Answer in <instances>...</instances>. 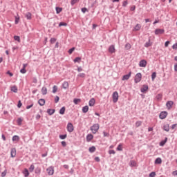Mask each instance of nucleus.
Instances as JSON below:
<instances>
[{
	"label": "nucleus",
	"instance_id": "f257e3e1",
	"mask_svg": "<svg viewBox=\"0 0 177 177\" xmlns=\"http://www.w3.org/2000/svg\"><path fill=\"white\" fill-rule=\"evenodd\" d=\"M99 128H100L99 124L95 123L90 127V129L92 133L95 134V133H97V131H99Z\"/></svg>",
	"mask_w": 177,
	"mask_h": 177
},
{
	"label": "nucleus",
	"instance_id": "f03ea898",
	"mask_svg": "<svg viewBox=\"0 0 177 177\" xmlns=\"http://www.w3.org/2000/svg\"><path fill=\"white\" fill-rule=\"evenodd\" d=\"M142 81V73H138L136 75V77L134 79V82L136 84H138V82H140Z\"/></svg>",
	"mask_w": 177,
	"mask_h": 177
},
{
	"label": "nucleus",
	"instance_id": "7ed1b4c3",
	"mask_svg": "<svg viewBox=\"0 0 177 177\" xmlns=\"http://www.w3.org/2000/svg\"><path fill=\"white\" fill-rule=\"evenodd\" d=\"M112 97L113 103H117V102H118V92H113L112 94Z\"/></svg>",
	"mask_w": 177,
	"mask_h": 177
},
{
	"label": "nucleus",
	"instance_id": "20e7f679",
	"mask_svg": "<svg viewBox=\"0 0 177 177\" xmlns=\"http://www.w3.org/2000/svg\"><path fill=\"white\" fill-rule=\"evenodd\" d=\"M167 115H168L167 111H162L159 115V118L160 120H165V118H167Z\"/></svg>",
	"mask_w": 177,
	"mask_h": 177
},
{
	"label": "nucleus",
	"instance_id": "39448f33",
	"mask_svg": "<svg viewBox=\"0 0 177 177\" xmlns=\"http://www.w3.org/2000/svg\"><path fill=\"white\" fill-rule=\"evenodd\" d=\"M67 131L68 132H73L74 131V126L73 125V123L68 122L67 124Z\"/></svg>",
	"mask_w": 177,
	"mask_h": 177
},
{
	"label": "nucleus",
	"instance_id": "423d86ee",
	"mask_svg": "<svg viewBox=\"0 0 177 177\" xmlns=\"http://www.w3.org/2000/svg\"><path fill=\"white\" fill-rule=\"evenodd\" d=\"M46 171H47L48 175H49V176H52V175H53V174H55L54 167L52 166L47 168Z\"/></svg>",
	"mask_w": 177,
	"mask_h": 177
},
{
	"label": "nucleus",
	"instance_id": "0eeeda50",
	"mask_svg": "<svg viewBox=\"0 0 177 177\" xmlns=\"http://www.w3.org/2000/svg\"><path fill=\"white\" fill-rule=\"evenodd\" d=\"M165 32V30L164 29H156L155 30V35H161V34H164Z\"/></svg>",
	"mask_w": 177,
	"mask_h": 177
},
{
	"label": "nucleus",
	"instance_id": "6e6552de",
	"mask_svg": "<svg viewBox=\"0 0 177 177\" xmlns=\"http://www.w3.org/2000/svg\"><path fill=\"white\" fill-rule=\"evenodd\" d=\"M131 74H132V72H129L127 75H123L122 78V81H128V79L131 78Z\"/></svg>",
	"mask_w": 177,
	"mask_h": 177
},
{
	"label": "nucleus",
	"instance_id": "1a4fd4ad",
	"mask_svg": "<svg viewBox=\"0 0 177 177\" xmlns=\"http://www.w3.org/2000/svg\"><path fill=\"white\" fill-rule=\"evenodd\" d=\"M146 66H147V62L146 60L142 59L141 61H140L139 62L140 67H146Z\"/></svg>",
	"mask_w": 177,
	"mask_h": 177
},
{
	"label": "nucleus",
	"instance_id": "9d476101",
	"mask_svg": "<svg viewBox=\"0 0 177 177\" xmlns=\"http://www.w3.org/2000/svg\"><path fill=\"white\" fill-rule=\"evenodd\" d=\"M109 53H115V47L114 45H111L109 48Z\"/></svg>",
	"mask_w": 177,
	"mask_h": 177
},
{
	"label": "nucleus",
	"instance_id": "9b49d317",
	"mask_svg": "<svg viewBox=\"0 0 177 177\" xmlns=\"http://www.w3.org/2000/svg\"><path fill=\"white\" fill-rule=\"evenodd\" d=\"M147 89H149V86H147V84H144L140 88V92H142V93H145V92H146Z\"/></svg>",
	"mask_w": 177,
	"mask_h": 177
},
{
	"label": "nucleus",
	"instance_id": "f8f14e48",
	"mask_svg": "<svg viewBox=\"0 0 177 177\" xmlns=\"http://www.w3.org/2000/svg\"><path fill=\"white\" fill-rule=\"evenodd\" d=\"M10 156L12 158L16 157V148H12L10 150Z\"/></svg>",
	"mask_w": 177,
	"mask_h": 177
},
{
	"label": "nucleus",
	"instance_id": "ddd939ff",
	"mask_svg": "<svg viewBox=\"0 0 177 177\" xmlns=\"http://www.w3.org/2000/svg\"><path fill=\"white\" fill-rule=\"evenodd\" d=\"M95 102L96 101L95 100V98H91L88 102V106L93 107V106H95Z\"/></svg>",
	"mask_w": 177,
	"mask_h": 177
},
{
	"label": "nucleus",
	"instance_id": "4468645a",
	"mask_svg": "<svg viewBox=\"0 0 177 177\" xmlns=\"http://www.w3.org/2000/svg\"><path fill=\"white\" fill-rule=\"evenodd\" d=\"M162 129H163V131H165L166 132H169V124H164Z\"/></svg>",
	"mask_w": 177,
	"mask_h": 177
},
{
	"label": "nucleus",
	"instance_id": "2eb2a0df",
	"mask_svg": "<svg viewBox=\"0 0 177 177\" xmlns=\"http://www.w3.org/2000/svg\"><path fill=\"white\" fill-rule=\"evenodd\" d=\"M172 106H174V102L172 101H168L166 103V106L167 109H169V110L172 107Z\"/></svg>",
	"mask_w": 177,
	"mask_h": 177
},
{
	"label": "nucleus",
	"instance_id": "dca6fc26",
	"mask_svg": "<svg viewBox=\"0 0 177 177\" xmlns=\"http://www.w3.org/2000/svg\"><path fill=\"white\" fill-rule=\"evenodd\" d=\"M23 174L25 177H28L30 176V171H28V169L25 168L23 171Z\"/></svg>",
	"mask_w": 177,
	"mask_h": 177
},
{
	"label": "nucleus",
	"instance_id": "f3484780",
	"mask_svg": "<svg viewBox=\"0 0 177 177\" xmlns=\"http://www.w3.org/2000/svg\"><path fill=\"white\" fill-rule=\"evenodd\" d=\"M12 142H19V140H20V137L19 136L15 135L12 136Z\"/></svg>",
	"mask_w": 177,
	"mask_h": 177
},
{
	"label": "nucleus",
	"instance_id": "a211bd4d",
	"mask_svg": "<svg viewBox=\"0 0 177 177\" xmlns=\"http://www.w3.org/2000/svg\"><path fill=\"white\" fill-rule=\"evenodd\" d=\"M39 106H45V99L41 98L38 100Z\"/></svg>",
	"mask_w": 177,
	"mask_h": 177
},
{
	"label": "nucleus",
	"instance_id": "6ab92c4d",
	"mask_svg": "<svg viewBox=\"0 0 177 177\" xmlns=\"http://www.w3.org/2000/svg\"><path fill=\"white\" fill-rule=\"evenodd\" d=\"M140 28H142V26L139 24H137L136 25V26L134 27V29L133 30V31H139V30H140Z\"/></svg>",
	"mask_w": 177,
	"mask_h": 177
},
{
	"label": "nucleus",
	"instance_id": "aec40b11",
	"mask_svg": "<svg viewBox=\"0 0 177 177\" xmlns=\"http://www.w3.org/2000/svg\"><path fill=\"white\" fill-rule=\"evenodd\" d=\"M55 111H56V110L55 109H48L47 110V113L49 115H53V114H55Z\"/></svg>",
	"mask_w": 177,
	"mask_h": 177
},
{
	"label": "nucleus",
	"instance_id": "412c9836",
	"mask_svg": "<svg viewBox=\"0 0 177 177\" xmlns=\"http://www.w3.org/2000/svg\"><path fill=\"white\" fill-rule=\"evenodd\" d=\"M64 113H66V107L63 106L59 109V113L61 114V115H64Z\"/></svg>",
	"mask_w": 177,
	"mask_h": 177
},
{
	"label": "nucleus",
	"instance_id": "4be33fe9",
	"mask_svg": "<svg viewBox=\"0 0 177 177\" xmlns=\"http://www.w3.org/2000/svg\"><path fill=\"white\" fill-rule=\"evenodd\" d=\"M92 139H93V135L88 134L86 136V142H91V140H92Z\"/></svg>",
	"mask_w": 177,
	"mask_h": 177
},
{
	"label": "nucleus",
	"instance_id": "5701e85b",
	"mask_svg": "<svg viewBox=\"0 0 177 177\" xmlns=\"http://www.w3.org/2000/svg\"><path fill=\"white\" fill-rule=\"evenodd\" d=\"M32 14L31 12H28L25 15V17H26L27 20H31L32 17H31Z\"/></svg>",
	"mask_w": 177,
	"mask_h": 177
},
{
	"label": "nucleus",
	"instance_id": "b1692460",
	"mask_svg": "<svg viewBox=\"0 0 177 177\" xmlns=\"http://www.w3.org/2000/svg\"><path fill=\"white\" fill-rule=\"evenodd\" d=\"M41 93L42 95H46V93H48V88H46V87L44 86L41 88Z\"/></svg>",
	"mask_w": 177,
	"mask_h": 177
},
{
	"label": "nucleus",
	"instance_id": "393cba45",
	"mask_svg": "<svg viewBox=\"0 0 177 177\" xmlns=\"http://www.w3.org/2000/svg\"><path fill=\"white\" fill-rule=\"evenodd\" d=\"M168 140L167 138H165V140H162L160 143H159V146H164L165 145V143H167V141Z\"/></svg>",
	"mask_w": 177,
	"mask_h": 177
},
{
	"label": "nucleus",
	"instance_id": "a878e982",
	"mask_svg": "<svg viewBox=\"0 0 177 177\" xmlns=\"http://www.w3.org/2000/svg\"><path fill=\"white\" fill-rule=\"evenodd\" d=\"M62 87L64 89H67L68 88V82H64L62 84Z\"/></svg>",
	"mask_w": 177,
	"mask_h": 177
},
{
	"label": "nucleus",
	"instance_id": "bb28decb",
	"mask_svg": "<svg viewBox=\"0 0 177 177\" xmlns=\"http://www.w3.org/2000/svg\"><path fill=\"white\" fill-rule=\"evenodd\" d=\"M15 24H19V21H20V16H19V14L17 15V16L15 17Z\"/></svg>",
	"mask_w": 177,
	"mask_h": 177
},
{
	"label": "nucleus",
	"instance_id": "cd10ccee",
	"mask_svg": "<svg viewBox=\"0 0 177 177\" xmlns=\"http://www.w3.org/2000/svg\"><path fill=\"white\" fill-rule=\"evenodd\" d=\"M129 164H130V167H136L137 165L136 161L135 160H130Z\"/></svg>",
	"mask_w": 177,
	"mask_h": 177
},
{
	"label": "nucleus",
	"instance_id": "c85d7f7f",
	"mask_svg": "<svg viewBox=\"0 0 177 177\" xmlns=\"http://www.w3.org/2000/svg\"><path fill=\"white\" fill-rule=\"evenodd\" d=\"M88 110H89V106H88V105H86L82 108V113H88Z\"/></svg>",
	"mask_w": 177,
	"mask_h": 177
},
{
	"label": "nucleus",
	"instance_id": "c756f323",
	"mask_svg": "<svg viewBox=\"0 0 177 177\" xmlns=\"http://www.w3.org/2000/svg\"><path fill=\"white\" fill-rule=\"evenodd\" d=\"M88 151H90V153H95V151H96V147H95V146H92L88 149Z\"/></svg>",
	"mask_w": 177,
	"mask_h": 177
},
{
	"label": "nucleus",
	"instance_id": "7c9ffc66",
	"mask_svg": "<svg viewBox=\"0 0 177 177\" xmlns=\"http://www.w3.org/2000/svg\"><path fill=\"white\" fill-rule=\"evenodd\" d=\"M11 91L14 92V93H17V86H12Z\"/></svg>",
	"mask_w": 177,
	"mask_h": 177
},
{
	"label": "nucleus",
	"instance_id": "2f4dec72",
	"mask_svg": "<svg viewBox=\"0 0 177 177\" xmlns=\"http://www.w3.org/2000/svg\"><path fill=\"white\" fill-rule=\"evenodd\" d=\"M34 169H35V166H34V164H32L29 167V172H34Z\"/></svg>",
	"mask_w": 177,
	"mask_h": 177
},
{
	"label": "nucleus",
	"instance_id": "473e14b6",
	"mask_svg": "<svg viewBox=\"0 0 177 177\" xmlns=\"http://www.w3.org/2000/svg\"><path fill=\"white\" fill-rule=\"evenodd\" d=\"M162 162V160H161V158H157L155 160V164H161Z\"/></svg>",
	"mask_w": 177,
	"mask_h": 177
},
{
	"label": "nucleus",
	"instance_id": "72a5a7b5",
	"mask_svg": "<svg viewBox=\"0 0 177 177\" xmlns=\"http://www.w3.org/2000/svg\"><path fill=\"white\" fill-rule=\"evenodd\" d=\"M17 124L18 125H21L22 122H23V119H21V118H19L17 120Z\"/></svg>",
	"mask_w": 177,
	"mask_h": 177
},
{
	"label": "nucleus",
	"instance_id": "f704fd0d",
	"mask_svg": "<svg viewBox=\"0 0 177 177\" xmlns=\"http://www.w3.org/2000/svg\"><path fill=\"white\" fill-rule=\"evenodd\" d=\"M124 48L127 50H129V49H131V44H129V43L126 44L124 46Z\"/></svg>",
	"mask_w": 177,
	"mask_h": 177
},
{
	"label": "nucleus",
	"instance_id": "c9c22d12",
	"mask_svg": "<svg viewBox=\"0 0 177 177\" xmlns=\"http://www.w3.org/2000/svg\"><path fill=\"white\" fill-rule=\"evenodd\" d=\"M156 77H157V73H156V72L152 73V75H151L152 81H154V80H156Z\"/></svg>",
	"mask_w": 177,
	"mask_h": 177
},
{
	"label": "nucleus",
	"instance_id": "e433bc0d",
	"mask_svg": "<svg viewBox=\"0 0 177 177\" xmlns=\"http://www.w3.org/2000/svg\"><path fill=\"white\" fill-rule=\"evenodd\" d=\"M80 102H81V99H80V98H75L73 100V103L75 104H78V103H80Z\"/></svg>",
	"mask_w": 177,
	"mask_h": 177
},
{
	"label": "nucleus",
	"instance_id": "4c0bfd02",
	"mask_svg": "<svg viewBox=\"0 0 177 177\" xmlns=\"http://www.w3.org/2000/svg\"><path fill=\"white\" fill-rule=\"evenodd\" d=\"M156 97V100H158V101L162 100V94H158Z\"/></svg>",
	"mask_w": 177,
	"mask_h": 177
},
{
	"label": "nucleus",
	"instance_id": "58836bf2",
	"mask_svg": "<svg viewBox=\"0 0 177 177\" xmlns=\"http://www.w3.org/2000/svg\"><path fill=\"white\" fill-rule=\"evenodd\" d=\"M62 26L67 27V23H66V22H60L59 24V27H62Z\"/></svg>",
	"mask_w": 177,
	"mask_h": 177
},
{
	"label": "nucleus",
	"instance_id": "ea45409f",
	"mask_svg": "<svg viewBox=\"0 0 177 177\" xmlns=\"http://www.w3.org/2000/svg\"><path fill=\"white\" fill-rule=\"evenodd\" d=\"M55 10H56V13H57V15H59V13H60V12H62V8H59V7H56V8H55Z\"/></svg>",
	"mask_w": 177,
	"mask_h": 177
},
{
	"label": "nucleus",
	"instance_id": "a19ab883",
	"mask_svg": "<svg viewBox=\"0 0 177 177\" xmlns=\"http://www.w3.org/2000/svg\"><path fill=\"white\" fill-rule=\"evenodd\" d=\"M118 151H122V144H119V145L117 147Z\"/></svg>",
	"mask_w": 177,
	"mask_h": 177
},
{
	"label": "nucleus",
	"instance_id": "79ce46f5",
	"mask_svg": "<svg viewBox=\"0 0 177 177\" xmlns=\"http://www.w3.org/2000/svg\"><path fill=\"white\" fill-rule=\"evenodd\" d=\"M80 60H81V57H77L76 58L74 59L73 62L74 63H80Z\"/></svg>",
	"mask_w": 177,
	"mask_h": 177
},
{
	"label": "nucleus",
	"instance_id": "37998d69",
	"mask_svg": "<svg viewBox=\"0 0 177 177\" xmlns=\"http://www.w3.org/2000/svg\"><path fill=\"white\" fill-rule=\"evenodd\" d=\"M57 92V86L54 85L53 87V93H56Z\"/></svg>",
	"mask_w": 177,
	"mask_h": 177
},
{
	"label": "nucleus",
	"instance_id": "c03bdc74",
	"mask_svg": "<svg viewBox=\"0 0 177 177\" xmlns=\"http://www.w3.org/2000/svg\"><path fill=\"white\" fill-rule=\"evenodd\" d=\"M77 77H80V78H85L86 77V75L85 73H79L77 75Z\"/></svg>",
	"mask_w": 177,
	"mask_h": 177
},
{
	"label": "nucleus",
	"instance_id": "a18cd8bd",
	"mask_svg": "<svg viewBox=\"0 0 177 177\" xmlns=\"http://www.w3.org/2000/svg\"><path fill=\"white\" fill-rule=\"evenodd\" d=\"M35 174H37V175H39V174H41V168L37 167L35 169Z\"/></svg>",
	"mask_w": 177,
	"mask_h": 177
},
{
	"label": "nucleus",
	"instance_id": "49530a36",
	"mask_svg": "<svg viewBox=\"0 0 177 177\" xmlns=\"http://www.w3.org/2000/svg\"><path fill=\"white\" fill-rule=\"evenodd\" d=\"M80 0H71V6H74V5H75V3H77V2H78Z\"/></svg>",
	"mask_w": 177,
	"mask_h": 177
},
{
	"label": "nucleus",
	"instance_id": "de8ad7c7",
	"mask_svg": "<svg viewBox=\"0 0 177 177\" xmlns=\"http://www.w3.org/2000/svg\"><path fill=\"white\" fill-rule=\"evenodd\" d=\"M140 125H142V121H137L136 122V128H139V127H140Z\"/></svg>",
	"mask_w": 177,
	"mask_h": 177
},
{
	"label": "nucleus",
	"instance_id": "09e8293b",
	"mask_svg": "<svg viewBox=\"0 0 177 177\" xmlns=\"http://www.w3.org/2000/svg\"><path fill=\"white\" fill-rule=\"evenodd\" d=\"M74 50H75V48L73 47L68 50V53H69V55H71V53H73L74 52Z\"/></svg>",
	"mask_w": 177,
	"mask_h": 177
},
{
	"label": "nucleus",
	"instance_id": "8fccbe9b",
	"mask_svg": "<svg viewBox=\"0 0 177 177\" xmlns=\"http://www.w3.org/2000/svg\"><path fill=\"white\" fill-rule=\"evenodd\" d=\"M66 138H67V134L59 135V139H62V140L66 139Z\"/></svg>",
	"mask_w": 177,
	"mask_h": 177
},
{
	"label": "nucleus",
	"instance_id": "3c124183",
	"mask_svg": "<svg viewBox=\"0 0 177 177\" xmlns=\"http://www.w3.org/2000/svg\"><path fill=\"white\" fill-rule=\"evenodd\" d=\"M32 106H34V102H31L30 105L26 106V109L29 110V109H31V107H32Z\"/></svg>",
	"mask_w": 177,
	"mask_h": 177
},
{
	"label": "nucleus",
	"instance_id": "603ef678",
	"mask_svg": "<svg viewBox=\"0 0 177 177\" xmlns=\"http://www.w3.org/2000/svg\"><path fill=\"white\" fill-rule=\"evenodd\" d=\"M149 46H151V44H150V39L149 40L148 42H146L145 44V48H149Z\"/></svg>",
	"mask_w": 177,
	"mask_h": 177
},
{
	"label": "nucleus",
	"instance_id": "864d4df0",
	"mask_svg": "<svg viewBox=\"0 0 177 177\" xmlns=\"http://www.w3.org/2000/svg\"><path fill=\"white\" fill-rule=\"evenodd\" d=\"M20 73H21V74H26L27 73V70H26V68H22L20 70Z\"/></svg>",
	"mask_w": 177,
	"mask_h": 177
},
{
	"label": "nucleus",
	"instance_id": "5fc2aeb1",
	"mask_svg": "<svg viewBox=\"0 0 177 177\" xmlns=\"http://www.w3.org/2000/svg\"><path fill=\"white\" fill-rule=\"evenodd\" d=\"M6 174H8V171L6 169L5 171H3L1 173V177H6Z\"/></svg>",
	"mask_w": 177,
	"mask_h": 177
},
{
	"label": "nucleus",
	"instance_id": "6e6d98bb",
	"mask_svg": "<svg viewBox=\"0 0 177 177\" xmlns=\"http://www.w3.org/2000/svg\"><path fill=\"white\" fill-rule=\"evenodd\" d=\"M59 100H60V97H59V96L56 95L55 97V103H59Z\"/></svg>",
	"mask_w": 177,
	"mask_h": 177
},
{
	"label": "nucleus",
	"instance_id": "4d7b16f0",
	"mask_svg": "<svg viewBox=\"0 0 177 177\" xmlns=\"http://www.w3.org/2000/svg\"><path fill=\"white\" fill-rule=\"evenodd\" d=\"M14 39L17 41V42H20V37L19 36H14Z\"/></svg>",
	"mask_w": 177,
	"mask_h": 177
},
{
	"label": "nucleus",
	"instance_id": "13d9d810",
	"mask_svg": "<svg viewBox=\"0 0 177 177\" xmlns=\"http://www.w3.org/2000/svg\"><path fill=\"white\" fill-rule=\"evenodd\" d=\"M127 5H128V1L127 0L122 2L123 8H125Z\"/></svg>",
	"mask_w": 177,
	"mask_h": 177
},
{
	"label": "nucleus",
	"instance_id": "bf43d9fd",
	"mask_svg": "<svg viewBox=\"0 0 177 177\" xmlns=\"http://www.w3.org/2000/svg\"><path fill=\"white\" fill-rule=\"evenodd\" d=\"M81 10H82V13H86V12H88V8H82L81 9Z\"/></svg>",
	"mask_w": 177,
	"mask_h": 177
},
{
	"label": "nucleus",
	"instance_id": "052dcab7",
	"mask_svg": "<svg viewBox=\"0 0 177 177\" xmlns=\"http://www.w3.org/2000/svg\"><path fill=\"white\" fill-rule=\"evenodd\" d=\"M50 42V44H55V42H56V38H51Z\"/></svg>",
	"mask_w": 177,
	"mask_h": 177
},
{
	"label": "nucleus",
	"instance_id": "680f3d73",
	"mask_svg": "<svg viewBox=\"0 0 177 177\" xmlns=\"http://www.w3.org/2000/svg\"><path fill=\"white\" fill-rule=\"evenodd\" d=\"M21 106H23V104L21 103V101L19 100L18 102V104H17L18 109H20V107H21Z\"/></svg>",
	"mask_w": 177,
	"mask_h": 177
},
{
	"label": "nucleus",
	"instance_id": "e2e57ef3",
	"mask_svg": "<svg viewBox=\"0 0 177 177\" xmlns=\"http://www.w3.org/2000/svg\"><path fill=\"white\" fill-rule=\"evenodd\" d=\"M61 145L63 146V147H66L67 146V142H66V141H62Z\"/></svg>",
	"mask_w": 177,
	"mask_h": 177
},
{
	"label": "nucleus",
	"instance_id": "0e129e2a",
	"mask_svg": "<svg viewBox=\"0 0 177 177\" xmlns=\"http://www.w3.org/2000/svg\"><path fill=\"white\" fill-rule=\"evenodd\" d=\"M156 176V172L152 171L149 174V177H154Z\"/></svg>",
	"mask_w": 177,
	"mask_h": 177
},
{
	"label": "nucleus",
	"instance_id": "69168bd1",
	"mask_svg": "<svg viewBox=\"0 0 177 177\" xmlns=\"http://www.w3.org/2000/svg\"><path fill=\"white\" fill-rule=\"evenodd\" d=\"M84 71V69H82V67H81V66L77 67L78 73H81V71Z\"/></svg>",
	"mask_w": 177,
	"mask_h": 177
},
{
	"label": "nucleus",
	"instance_id": "338daca9",
	"mask_svg": "<svg viewBox=\"0 0 177 177\" xmlns=\"http://www.w3.org/2000/svg\"><path fill=\"white\" fill-rule=\"evenodd\" d=\"M109 154H115V151H114V150H113V149H112V150H109Z\"/></svg>",
	"mask_w": 177,
	"mask_h": 177
},
{
	"label": "nucleus",
	"instance_id": "774afa93",
	"mask_svg": "<svg viewBox=\"0 0 177 177\" xmlns=\"http://www.w3.org/2000/svg\"><path fill=\"white\" fill-rule=\"evenodd\" d=\"M172 49H177V43L174 44L172 46Z\"/></svg>",
	"mask_w": 177,
	"mask_h": 177
}]
</instances>
